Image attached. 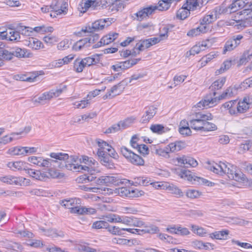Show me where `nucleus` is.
<instances>
[{"label":"nucleus","instance_id":"f257e3e1","mask_svg":"<svg viewBox=\"0 0 252 252\" xmlns=\"http://www.w3.org/2000/svg\"><path fill=\"white\" fill-rule=\"evenodd\" d=\"M239 88L235 86L234 87H229L218 97L212 96L211 94L207 95L203 100L199 101L196 104V107L198 108H210L213 107L220 99H224L226 97H231L234 95V92H236Z\"/></svg>","mask_w":252,"mask_h":252},{"label":"nucleus","instance_id":"f03ea898","mask_svg":"<svg viewBox=\"0 0 252 252\" xmlns=\"http://www.w3.org/2000/svg\"><path fill=\"white\" fill-rule=\"evenodd\" d=\"M50 157L60 160V164L58 165V167L60 168L65 167L68 169V164L77 165V164L75 163L77 161V157L73 156L69 157L68 154L62 153H52L50 154Z\"/></svg>","mask_w":252,"mask_h":252},{"label":"nucleus","instance_id":"7ed1b4c3","mask_svg":"<svg viewBox=\"0 0 252 252\" xmlns=\"http://www.w3.org/2000/svg\"><path fill=\"white\" fill-rule=\"evenodd\" d=\"M235 20L241 27L252 26V8L243 9L237 13Z\"/></svg>","mask_w":252,"mask_h":252},{"label":"nucleus","instance_id":"20e7f679","mask_svg":"<svg viewBox=\"0 0 252 252\" xmlns=\"http://www.w3.org/2000/svg\"><path fill=\"white\" fill-rule=\"evenodd\" d=\"M122 154L132 164L141 166L144 164V160L140 156L134 153L125 146L121 148Z\"/></svg>","mask_w":252,"mask_h":252},{"label":"nucleus","instance_id":"39448f33","mask_svg":"<svg viewBox=\"0 0 252 252\" xmlns=\"http://www.w3.org/2000/svg\"><path fill=\"white\" fill-rule=\"evenodd\" d=\"M244 38L241 34L233 35L225 43L222 53L225 54L227 52H230L235 49L241 43V40Z\"/></svg>","mask_w":252,"mask_h":252},{"label":"nucleus","instance_id":"423d86ee","mask_svg":"<svg viewBox=\"0 0 252 252\" xmlns=\"http://www.w3.org/2000/svg\"><path fill=\"white\" fill-rule=\"evenodd\" d=\"M156 10H157L156 6L150 5L143 8L134 14L136 18H134L133 16H131V17L133 18L134 20L136 19L139 21H141L154 13Z\"/></svg>","mask_w":252,"mask_h":252},{"label":"nucleus","instance_id":"0eeeda50","mask_svg":"<svg viewBox=\"0 0 252 252\" xmlns=\"http://www.w3.org/2000/svg\"><path fill=\"white\" fill-rule=\"evenodd\" d=\"M97 156L98 160L104 166L109 169L115 167V164L110 158L105 153V152L100 149H98Z\"/></svg>","mask_w":252,"mask_h":252},{"label":"nucleus","instance_id":"6e6552de","mask_svg":"<svg viewBox=\"0 0 252 252\" xmlns=\"http://www.w3.org/2000/svg\"><path fill=\"white\" fill-rule=\"evenodd\" d=\"M229 167L225 174H227L229 179H233L237 181H245L246 178L241 172H237L236 170V167L229 164Z\"/></svg>","mask_w":252,"mask_h":252},{"label":"nucleus","instance_id":"1a4fd4ad","mask_svg":"<svg viewBox=\"0 0 252 252\" xmlns=\"http://www.w3.org/2000/svg\"><path fill=\"white\" fill-rule=\"evenodd\" d=\"M145 114L142 117L140 122L142 124L148 123L156 114L158 108L153 105L145 108Z\"/></svg>","mask_w":252,"mask_h":252},{"label":"nucleus","instance_id":"9d476101","mask_svg":"<svg viewBox=\"0 0 252 252\" xmlns=\"http://www.w3.org/2000/svg\"><path fill=\"white\" fill-rule=\"evenodd\" d=\"M105 20L101 19L95 21L92 24L91 27H86L85 29H82V31L85 32H93L96 31L102 30L105 26Z\"/></svg>","mask_w":252,"mask_h":252},{"label":"nucleus","instance_id":"9b49d317","mask_svg":"<svg viewBox=\"0 0 252 252\" xmlns=\"http://www.w3.org/2000/svg\"><path fill=\"white\" fill-rule=\"evenodd\" d=\"M23 170L26 171V173L28 174L32 177L39 180H44L47 176L45 173H41L39 170H34L32 169L24 168Z\"/></svg>","mask_w":252,"mask_h":252},{"label":"nucleus","instance_id":"f8f14e48","mask_svg":"<svg viewBox=\"0 0 252 252\" xmlns=\"http://www.w3.org/2000/svg\"><path fill=\"white\" fill-rule=\"evenodd\" d=\"M58 1L57 0H55L50 5V7L53 10H56L57 12V15H60L63 13H66L67 7L68 6V3L67 2L63 1L62 5L59 9V7L58 5Z\"/></svg>","mask_w":252,"mask_h":252},{"label":"nucleus","instance_id":"ddd939ff","mask_svg":"<svg viewBox=\"0 0 252 252\" xmlns=\"http://www.w3.org/2000/svg\"><path fill=\"white\" fill-rule=\"evenodd\" d=\"M226 81L225 77H222L215 82L211 85L209 89L213 91V95L214 96L216 94V91L220 89L224 85Z\"/></svg>","mask_w":252,"mask_h":252},{"label":"nucleus","instance_id":"4468645a","mask_svg":"<svg viewBox=\"0 0 252 252\" xmlns=\"http://www.w3.org/2000/svg\"><path fill=\"white\" fill-rule=\"evenodd\" d=\"M209 29V27L208 26H199L189 30L187 33V35L189 37H194L200 34V33H205Z\"/></svg>","mask_w":252,"mask_h":252},{"label":"nucleus","instance_id":"2eb2a0df","mask_svg":"<svg viewBox=\"0 0 252 252\" xmlns=\"http://www.w3.org/2000/svg\"><path fill=\"white\" fill-rule=\"evenodd\" d=\"M229 233L228 230L216 231L209 234L210 237L213 239L225 240Z\"/></svg>","mask_w":252,"mask_h":252},{"label":"nucleus","instance_id":"dca6fc26","mask_svg":"<svg viewBox=\"0 0 252 252\" xmlns=\"http://www.w3.org/2000/svg\"><path fill=\"white\" fill-rule=\"evenodd\" d=\"M101 55L100 54H96L93 55L92 57H88L83 59L86 66H90L98 63L100 61L99 57Z\"/></svg>","mask_w":252,"mask_h":252},{"label":"nucleus","instance_id":"f3484780","mask_svg":"<svg viewBox=\"0 0 252 252\" xmlns=\"http://www.w3.org/2000/svg\"><path fill=\"white\" fill-rule=\"evenodd\" d=\"M81 204V200L79 198H69L62 201L61 204L65 208L71 209L75 204Z\"/></svg>","mask_w":252,"mask_h":252},{"label":"nucleus","instance_id":"a211bd4d","mask_svg":"<svg viewBox=\"0 0 252 252\" xmlns=\"http://www.w3.org/2000/svg\"><path fill=\"white\" fill-rule=\"evenodd\" d=\"M14 56L18 58H30L32 55V53L28 52L26 49L16 48L13 51Z\"/></svg>","mask_w":252,"mask_h":252},{"label":"nucleus","instance_id":"6ab92c4d","mask_svg":"<svg viewBox=\"0 0 252 252\" xmlns=\"http://www.w3.org/2000/svg\"><path fill=\"white\" fill-rule=\"evenodd\" d=\"M8 153L13 156H26L25 147L17 146L9 149Z\"/></svg>","mask_w":252,"mask_h":252},{"label":"nucleus","instance_id":"aec40b11","mask_svg":"<svg viewBox=\"0 0 252 252\" xmlns=\"http://www.w3.org/2000/svg\"><path fill=\"white\" fill-rule=\"evenodd\" d=\"M204 123L203 120H201L196 117L189 121L190 127L196 130H202Z\"/></svg>","mask_w":252,"mask_h":252},{"label":"nucleus","instance_id":"412c9836","mask_svg":"<svg viewBox=\"0 0 252 252\" xmlns=\"http://www.w3.org/2000/svg\"><path fill=\"white\" fill-rule=\"evenodd\" d=\"M45 235L47 236L52 237L53 238H56L60 237L63 238L64 236V232L62 231H58L56 229H48L45 231Z\"/></svg>","mask_w":252,"mask_h":252},{"label":"nucleus","instance_id":"4be33fe9","mask_svg":"<svg viewBox=\"0 0 252 252\" xmlns=\"http://www.w3.org/2000/svg\"><path fill=\"white\" fill-rule=\"evenodd\" d=\"M166 189L170 191L171 193L174 194L178 197H183L184 196L183 192L179 189L176 186L173 184L166 185L165 186Z\"/></svg>","mask_w":252,"mask_h":252},{"label":"nucleus","instance_id":"5701e85b","mask_svg":"<svg viewBox=\"0 0 252 252\" xmlns=\"http://www.w3.org/2000/svg\"><path fill=\"white\" fill-rule=\"evenodd\" d=\"M86 66L85 63L82 59H77L74 62V69L77 72H81L83 71L84 68Z\"/></svg>","mask_w":252,"mask_h":252},{"label":"nucleus","instance_id":"b1692460","mask_svg":"<svg viewBox=\"0 0 252 252\" xmlns=\"http://www.w3.org/2000/svg\"><path fill=\"white\" fill-rule=\"evenodd\" d=\"M112 3V0H95L96 9L99 7V9H104L109 7L110 4Z\"/></svg>","mask_w":252,"mask_h":252},{"label":"nucleus","instance_id":"393cba45","mask_svg":"<svg viewBox=\"0 0 252 252\" xmlns=\"http://www.w3.org/2000/svg\"><path fill=\"white\" fill-rule=\"evenodd\" d=\"M43 161L42 162V167H46L49 168H51L52 166H53L54 167H58V165L60 164V161H58L57 160L51 159H43Z\"/></svg>","mask_w":252,"mask_h":252},{"label":"nucleus","instance_id":"a878e982","mask_svg":"<svg viewBox=\"0 0 252 252\" xmlns=\"http://www.w3.org/2000/svg\"><path fill=\"white\" fill-rule=\"evenodd\" d=\"M108 227V222L104 220H98L93 223L92 228L93 229H106Z\"/></svg>","mask_w":252,"mask_h":252},{"label":"nucleus","instance_id":"bb28decb","mask_svg":"<svg viewBox=\"0 0 252 252\" xmlns=\"http://www.w3.org/2000/svg\"><path fill=\"white\" fill-rule=\"evenodd\" d=\"M250 104H245L244 102H238L237 104L236 114L238 113H244L250 108Z\"/></svg>","mask_w":252,"mask_h":252},{"label":"nucleus","instance_id":"cd10ccee","mask_svg":"<svg viewBox=\"0 0 252 252\" xmlns=\"http://www.w3.org/2000/svg\"><path fill=\"white\" fill-rule=\"evenodd\" d=\"M22 131H21L20 132H13L11 133L10 135L11 136L8 137L7 135H5L3 136L2 138L0 139V144H5L8 143V142H10L12 141L13 139H17V138L15 137V136L18 135L19 134H21Z\"/></svg>","mask_w":252,"mask_h":252},{"label":"nucleus","instance_id":"c85d7f7f","mask_svg":"<svg viewBox=\"0 0 252 252\" xmlns=\"http://www.w3.org/2000/svg\"><path fill=\"white\" fill-rule=\"evenodd\" d=\"M164 129V126L160 124L152 125L150 126V129L153 133L158 134H161L165 132Z\"/></svg>","mask_w":252,"mask_h":252},{"label":"nucleus","instance_id":"c756f323","mask_svg":"<svg viewBox=\"0 0 252 252\" xmlns=\"http://www.w3.org/2000/svg\"><path fill=\"white\" fill-rule=\"evenodd\" d=\"M118 36V33L115 32L112 33V34L110 33L108 35L103 36L102 37L103 45H107L111 43L117 38Z\"/></svg>","mask_w":252,"mask_h":252},{"label":"nucleus","instance_id":"7c9ffc66","mask_svg":"<svg viewBox=\"0 0 252 252\" xmlns=\"http://www.w3.org/2000/svg\"><path fill=\"white\" fill-rule=\"evenodd\" d=\"M179 175L181 177V178H184L185 179H187L189 181H192V179L193 180L195 177L192 175L190 171L187 170L186 169L181 170L180 173H179Z\"/></svg>","mask_w":252,"mask_h":252},{"label":"nucleus","instance_id":"2f4dec72","mask_svg":"<svg viewBox=\"0 0 252 252\" xmlns=\"http://www.w3.org/2000/svg\"><path fill=\"white\" fill-rule=\"evenodd\" d=\"M134 119L132 118H128L124 121H121L118 123L120 125V129H124L128 127L133 122Z\"/></svg>","mask_w":252,"mask_h":252},{"label":"nucleus","instance_id":"473e14b6","mask_svg":"<svg viewBox=\"0 0 252 252\" xmlns=\"http://www.w3.org/2000/svg\"><path fill=\"white\" fill-rule=\"evenodd\" d=\"M14 185L19 186H28L30 184V180L22 177H15Z\"/></svg>","mask_w":252,"mask_h":252},{"label":"nucleus","instance_id":"72a5a7b5","mask_svg":"<svg viewBox=\"0 0 252 252\" xmlns=\"http://www.w3.org/2000/svg\"><path fill=\"white\" fill-rule=\"evenodd\" d=\"M95 0H87L84 3L81 4L83 10V12H85L90 7H92L94 9H96Z\"/></svg>","mask_w":252,"mask_h":252},{"label":"nucleus","instance_id":"f704fd0d","mask_svg":"<svg viewBox=\"0 0 252 252\" xmlns=\"http://www.w3.org/2000/svg\"><path fill=\"white\" fill-rule=\"evenodd\" d=\"M190 14V11L186 10L184 8L179 9L176 13V17L180 20H184L187 18Z\"/></svg>","mask_w":252,"mask_h":252},{"label":"nucleus","instance_id":"c9c22d12","mask_svg":"<svg viewBox=\"0 0 252 252\" xmlns=\"http://www.w3.org/2000/svg\"><path fill=\"white\" fill-rule=\"evenodd\" d=\"M145 228L143 229V234L151 233L155 234L159 231L158 227L155 225L151 224L149 226H144Z\"/></svg>","mask_w":252,"mask_h":252},{"label":"nucleus","instance_id":"e433bc0d","mask_svg":"<svg viewBox=\"0 0 252 252\" xmlns=\"http://www.w3.org/2000/svg\"><path fill=\"white\" fill-rule=\"evenodd\" d=\"M203 126L202 127L201 131H214L217 129V126L215 124L209 122H208V121L204 122V125H203Z\"/></svg>","mask_w":252,"mask_h":252},{"label":"nucleus","instance_id":"4c0bfd02","mask_svg":"<svg viewBox=\"0 0 252 252\" xmlns=\"http://www.w3.org/2000/svg\"><path fill=\"white\" fill-rule=\"evenodd\" d=\"M195 117L198 119L203 120V122H205L207 121L211 120L213 119V116L211 113H207L206 114H203L202 112L196 113Z\"/></svg>","mask_w":252,"mask_h":252},{"label":"nucleus","instance_id":"58836bf2","mask_svg":"<svg viewBox=\"0 0 252 252\" xmlns=\"http://www.w3.org/2000/svg\"><path fill=\"white\" fill-rule=\"evenodd\" d=\"M186 196L190 198H197L202 195V192L195 189H188L186 193Z\"/></svg>","mask_w":252,"mask_h":252},{"label":"nucleus","instance_id":"ea45409f","mask_svg":"<svg viewBox=\"0 0 252 252\" xmlns=\"http://www.w3.org/2000/svg\"><path fill=\"white\" fill-rule=\"evenodd\" d=\"M155 154L159 156H162L166 158H169L170 157L169 152L167 146L164 147L163 149L158 148L155 150Z\"/></svg>","mask_w":252,"mask_h":252},{"label":"nucleus","instance_id":"a19ab883","mask_svg":"<svg viewBox=\"0 0 252 252\" xmlns=\"http://www.w3.org/2000/svg\"><path fill=\"white\" fill-rule=\"evenodd\" d=\"M13 56V51L11 52L4 49H0V57H1L4 59L10 60L12 59Z\"/></svg>","mask_w":252,"mask_h":252},{"label":"nucleus","instance_id":"79ce46f5","mask_svg":"<svg viewBox=\"0 0 252 252\" xmlns=\"http://www.w3.org/2000/svg\"><path fill=\"white\" fill-rule=\"evenodd\" d=\"M3 243V246L8 249L15 250V249H17L20 250L22 248L21 245L17 243L6 241Z\"/></svg>","mask_w":252,"mask_h":252},{"label":"nucleus","instance_id":"37998d69","mask_svg":"<svg viewBox=\"0 0 252 252\" xmlns=\"http://www.w3.org/2000/svg\"><path fill=\"white\" fill-rule=\"evenodd\" d=\"M24 165V163L22 161H16V162H9L7 164V166L10 168H12L13 167L14 169H12L13 170L17 169L23 170V166Z\"/></svg>","mask_w":252,"mask_h":252},{"label":"nucleus","instance_id":"c03bdc74","mask_svg":"<svg viewBox=\"0 0 252 252\" xmlns=\"http://www.w3.org/2000/svg\"><path fill=\"white\" fill-rule=\"evenodd\" d=\"M107 231L113 235H122L123 234L122 232V228H119L115 226H111L108 224V227L107 228Z\"/></svg>","mask_w":252,"mask_h":252},{"label":"nucleus","instance_id":"a18cd8bd","mask_svg":"<svg viewBox=\"0 0 252 252\" xmlns=\"http://www.w3.org/2000/svg\"><path fill=\"white\" fill-rule=\"evenodd\" d=\"M20 39V35L19 32L17 31H11L9 32L7 40L19 41Z\"/></svg>","mask_w":252,"mask_h":252},{"label":"nucleus","instance_id":"49530a36","mask_svg":"<svg viewBox=\"0 0 252 252\" xmlns=\"http://www.w3.org/2000/svg\"><path fill=\"white\" fill-rule=\"evenodd\" d=\"M236 1L239 8L245 9L250 8V2L248 1V0H236Z\"/></svg>","mask_w":252,"mask_h":252},{"label":"nucleus","instance_id":"de8ad7c7","mask_svg":"<svg viewBox=\"0 0 252 252\" xmlns=\"http://www.w3.org/2000/svg\"><path fill=\"white\" fill-rule=\"evenodd\" d=\"M193 181L194 182H197L198 183V185H205L207 186H210V187L212 186L214 184V183H213L211 182H210L206 179H203V178H202L200 177H198L197 176H195L194 177V178L193 179Z\"/></svg>","mask_w":252,"mask_h":252},{"label":"nucleus","instance_id":"09e8293b","mask_svg":"<svg viewBox=\"0 0 252 252\" xmlns=\"http://www.w3.org/2000/svg\"><path fill=\"white\" fill-rule=\"evenodd\" d=\"M67 166L68 170H74L75 171H80L81 170H87L89 169V167L87 166H83L81 165H73V164H68Z\"/></svg>","mask_w":252,"mask_h":252},{"label":"nucleus","instance_id":"8fccbe9b","mask_svg":"<svg viewBox=\"0 0 252 252\" xmlns=\"http://www.w3.org/2000/svg\"><path fill=\"white\" fill-rule=\"evenodd\" d=\"M80 204H75L73 207L71 208L70 211L72 214H77L79 215H84V212L83 207H80Z\"/></svg>","mask_w":252,"mask_h":252},{"label":"nucleus","instance_id":"3c124183","mask_svg":"<svg viewBox=\"0 0 252 252\" xmlns=\"http://www.w3.org/2000/svg\"><path fill=\"white\" fill-rule=\"evenodd\" d=\"M117 192L122 197H128L130 193H129L130 189H128L126 187H122L117 189Z\"/></svg>","mask_w":252,"mask_h":252},{"label":"nucleus","instance_id":"603ef678","mask_svg":"<svg viewBox=\"0 0 252 252\" xmlns=\"http://www.w3.org/2000/svg\"><path fill=\"white\" fill-rule=\"evenodd\" d=\"M129 193L131 195L128 196L129 198L138 197L143 195L144 194V192L143 190H139L137 189H130Z\"/></svg>","mask_w":252,"mask_h":252},{"label":"nucleus","instance_id":"864d4df0","mask_svg":"<svg viewBox=\"0 0 252 252\" xmlns=\"http://www.w3.org/2000/svg\"><path fill=\"white\" fill-rule=\"evenodd\" d=\"M179 132L182 134L186 136L190 135L191 133V131L189 127V126H182L179 128Z\"/></svg>","mask_w":252,"mask_h":252},{"label":"nucleus","instance_id":"5fc2aeb1","mask_svg":"<svg viewBox=\"0 0 252 252\" xmlns=\"http://www.w3.org/2000/svg\"><path fill=\"white\" fill-rule=\"evenodd\" d=\"M69 47V40L68 39H64L60 42L57 46L59 50H65Z\"/></svg>","mask_w":252,"mask_h":252},{"label":"nucleus","instance_id":"6e6d98bb","mask_svg":"<svg viewBox=\"0 0 252 252\" xmlns=\"http://www.w3.org/2000/svg\"><path fill=\"white\" fill-rule=\"evenodd\" d=\"M119 130H121V129L120 128V125L118 124V123H117V124H114L108 128L104 132V133L106 134H109L116 132Z\"/></svg>","mask_w":252,"mask_h":252},{"label":"nucleus","instance_id":"4d7b16f0","mask_svg":"<svg viewBox=\"0 0 252 252\" xmlns=\"http://www.w3.org/2000/svg\"><path fill=\"white\" fill-rule=\"evenodd\" d=\"M138 148V151L139 153L145 156L149 154V150L147 146L145 144L140 145Z\"/></svg>","mask_w":252,"mask_h":252},{"label":"nucleus","instance_id":"13d9d810","mask_svg":"<svg viewBox=\"0 0 252 252\" xmlns=\"http://www.w3.org/2000/svg\"><path fill=\"white\" fill-rule=\"evenodd\" d=\"M231 66V62L230 61H226L223 62L222 66L218 70L219 73H222L225 70L228 69Z\"/></svg>","mask_w":252,"mask_h":252},{"label":"nucleus","instance_id":"bf43d9fd","mask_svg":"<svg viewBox=\"0 0 252 252\" xmlns=\"http://www.w3.org/2000/svg\"><path fill=\"white\" fill-rule=\"evenodd\" d=\"M96 143L98 147L100 148L99 149L101 150H104L105 148H106V147H108L109 148H111V146L109 145L108 143L102 140L99 139H97Z\"/></svg>","mask_w":252,"mask_h":252},{"label":"nucleus","instance_id":"052dcab7","mask_svg":"<svg viewBox=\"0 0 252 252\" xmlns=\"http://www.w3.org/2000/svg\"><path fill=\"white\" fill-rule=\"evenodd\" d=\"M222 107H224L225 108H227L229 110V113L231 115H235L236 114V110L235 109V108H233L232 105L230 104V102L229 101L226 102L222 104Z\"/></svg>","mask_w":252,"mask_h":252},{"label":"nucleus","instance_id":"680f3d73","mask_svg":"<svg viewBox=\"0 0 252 252\" xmlns=\"http://www.w3.org/2000/svg\"><path fill=\"white\" fill-rule=\"evenodd\" d=\"M185 160V163L186 164H188L190 166L195 167L198 164L197 161L192 158L187 157Z\"/></svg>","mask_w":252,"mask_h":252},{"label":"nucleus","instance_id":"e2e57ef3","mask_svg":"<svg viewBox=\"0 0 252 252\" xmlns=\"http://www.w3.org/2000/svg\"><path fill=\"white\" fill-rule=\"evenodd\" d=\"M122 63V70H126L131 67L133 66L131 59L121 62Z\"/></svg>","mask_w":252,"mask_h":252},{"label":"nucleus","instance_id":"0e129e2a","mask_svg":"<svg viewBox=\"0 0 252 252\" xmlns=\"http://www.w3.org/2000/svg\"><path fill=\"white\" fill-rule=\"evenodd\" d=\"M67 86L66 85H61L59 88L57 89L56 90H53L54 96H59L63 91L66 90Z\"/></svg>","mask_w":252,"mask_h":252},{"label":"nucleus","instance_id":"69168bd1","mask_svg":"<svg viewBox=\"0 0 252 252\" xmlns=\"http://www.w3.org/2000/svg\"><path fill=\"white\" fill-rule=\"evenodd\" d=\"M187 5H189V8L192 10L195 9L197 6H199L198 0H187Z\"/></svg>","mask_w":252,"mask_h":252},{"label":"nucleus","instance_id":"338daca9","mask_svg":"<svg viewBox=\"0 0 252 252\" xmlns=\"http://www.w3.org/2000/svg\"><path fill=\"white\" fill-rule=\"evenodd\" d=\"M15 176H8L2 177L1 179V181L3 183H6L7 184L12 185L14 184V180Z\"/></svg>","mask_w":252,"mask_h":252},{"label":"nucleus","instance_id":"774afa93","mask_svg":"<svg viewBox=\"0 0 252 252\" xmlns=\"http://www.w3.org/2000/svg\"><path fill=\"white\" fill-rule=\"evenodd\" d=\"M145 222L142 220H139L137 218H135L133 217L132 219V222L131 224V225L135 226V227H140L142 226H144Z\"/></svg>","mask_w":252,"mask_h":252}]
</instances>
